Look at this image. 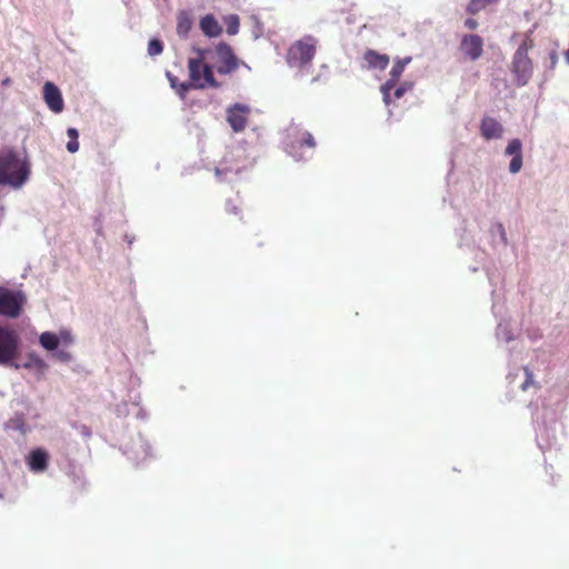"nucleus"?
Masks as SVG:
<instances>
[{
    "mask_svg": "<svg viewBox=\"0 0 569 569\" xmlns=\"http://www.w3.org/2000/svg\"><path fill=\"white\" fill-rule=\"evenodd\" d=\"M410 56L405 58H396L395 63L389 72L390 78L380 87L383 102L389 106L391 103V91L403 73L405 68L411 62Z\"/></svg>",
    "mask_w": 569,
    "mask_h": 569,
    "instance_id": "nucleus-9",
    "label": "nucleus"
},
{
    "mask_svg": "<svg viewBox=\"0 0 569 569\" xmlns=\"http://www.w3.org/2000/svg\"><path fill=\"white\" fill-rule=\"evenodd\" d=\"M502 124L492 117H485L480 123L481 136L487 140L500 139L503 134Z\"/></svg>",
    "mask_w": 569,
    "mask_h": 569,
    "instance_id": "nucleus-16",
    "label": "nucleus"
},
{
    "mask_svg": "<svg viewBox=\"0 0 569 569\" xmlns=\"http://www.w3.org/2000/svg\"><path fill=\"white\" fill-rule=\"evenodd\" d=\"M39 342L43 349H46L47 351H53V352L60 346L59 337L57 336V333L51 332V331L42 332L39 337Z\"/></svg>",
    "mask_w": 569,
    "mask_h": 569,
    "instance_id": "nucleus-24",
    "label": "nucleus"
},
{
    "mask_svg": "<svg viewBox=\"0 0 569 569\" xmlns=\"http://www.w3.org/2000/svg\"><path fill=\"white\" fill-rule=\"evenodd\" d=\"M53 358L62 363H70L73 360L69 351L59 348L53 352Z\"/></svg>",
    "mask_w": 569,
    "mask_h": 569,
    "instance_id": "nucleus-30",
    "label": "nucleus"
},
{
    "mask_svg": "<svg viewBox=\"0 0 569 569\" xmlns=\"http://www.w3.org/2000/svg\"><path fill=\"white\" fill-rule=\"evenodd\" d=\"M231 170L229 168H219V167H216L214 169V174L217 177V179L219 181H223L224 178L228 176V173H230Z\"/></svg>",
    "mask_w": 569,
    "mask_h": 569,
    "instance_id": "nucleus-35",
    "label": "nucleus"
},
{
    "mask_svg": "<svg viewBox=\"0 0 569 569\" xmlns=\"http://www.w3.org/2000/svg\"><path fill=\"white\" fill-rule=\"evenodd\" d=\"M124 455L130 460L139 465L146 460L150 455V446L148 441L139 433L137 439H133L130 443L124 445Z\"/></svg>",
    "mask_w": 569,
    "mask_h": 569,
    "instance_id": "nucleus-11",
    "label": "nucleus"
},
{
    "mask_svg": "<svg viewBox=\"0 0 569 569\" xmlns=\"http://www.w3.org/2000/svg\"><path fill=\"white\" fill-rule=\"evenodd\" d=\"M43 99L51 111L60 113L63 110V99L60 89L48 81L43 86Z\"/></svg>",
    "mask_w": 569,
    "mask_h": 569,
    "instance_id": "nucleus-14",
    "label": "nucleus"
},
{
    "mask_svg": "<svg viewBox=\"0 0 569 569\" xmlns=\"http://www.w3.org/2000/svg\"><path fill=\"white\" fill-rule=\"evenodd\" d=\"M490 236L495 246L506 247L508 244L507 233L501 222H496L490 227Z\"/></svg>",
    "mask_w": 569,
    "mask_h": 569,
    "instance_id": "nucleus-22",
    "label": "nucleus"
},
{
    "mask_svg": "<svg viewBox=\"0 0 569 569\" xmlns=\"http://www.w3.org/2000/svg\"><path fill=\"white\" fill-rule=\"evenodd\" d=\"M411 88L412 84L408 82L401 83L398 87L395 86V88L392 89L393 92L391 93V101L400 99L405 94V92L410 90Z\"/></svg>",
    "mask_w": 569,
    "mask_h": 569,
    "instance_id": "nucleus-31",
    "label": "nucleus"
},
{
    "mask_svg": "<svg viewBox=\"0 0 569 569\" xmlns=\"http://www.w3.org/2000/svg\"><path fill=\"white\" fill-rule=\"evenodd\" d=\"M67 150L70 152V153H74L79 150V142H78V139H69V141L67 142V146H66Z\"/></svg>",
    "mask_w": 569,
    "mask_h": 569,
    "instance_id": "nucleus-36",
    "label": "nucleus"
},
{
    "mask_svg": "<svg viewBox=\"0 0 569 569\" xmlns=\"http://www.w3.org/2000/svg\"><path fill=\"white\" fill-rule=\"evenodd\" d=\"M166 76L170 82L172 89L179 94L180 98H184L190 89L193 88L192 82H179L178 78L173 76L171 72L167 71Z\"/></svg>",
    "mask_w": 569,
    "mask_h": 569,
    "instance_id": "nucleus-25",
    "label": "nucleus"
},
{
    "mask_svg": "<svg viewBox=\"0 0 569 569\" xmlns=\"http://www.w3.org/2000/svg\"><path fill=\"white\" fill-rule=\"evenodd\" d=\"M283 144L286 152L296 161H300L306 158L301 151L302 148L307 147L313 149L316 147V140L313 136L309 131L303 130L300 124L291 122L286 130Z\"/></svg>",
    "mask_w": 569,
    "mask_h": 569,
    "instance_id": "nucleus-3",
    "label": "nucleus"
},
{
    "mask_svg": "<svg viewBox=\"0 0 569 569\" xmlns=\"http://www.w3.org/2000/svg\"><path fill=\"white\" fill-rule=\"evenodd\" d=\"M6 428L26 435L30 428L26 422L23 412L16 411L14 415L6 422Z\"/></svg>",
    "mask_w": 569,
    "mask_h": 569,
    "instance_id": "nucleus-20",
    "label": "nucleus"
},
{
    "mask_svg": "<svg viewBox=\"0 0 569 569\" xmlns=\"http://www.w3.org/2000/svg\"><path fill=\"white\" fill-rule=\"evenodd\" d=\"M22 368L37 370L39 373H43L48 369V365L36 352H29L27 355V360L22 362Z\"/></svg>",
    "mask_w": 569,
    "mask_h": 569,
    "instance_id": "nucleus-21",
    "label": "nucleus"
},
{
    "mask_svg": "<svg viewBox=\"0 0 569 569\" xmlns=\"http://www.w3.org/2000/svg\"><path fill=\"white\" fill-rule=\"evenodd\" d=\"M522 373H523V381L519 385V388L522 391H527L531 386L535 385L533 373L529 370L528 367L522 368Z\"/></svg>",
    "mask_w": 569,
    "mask_h": 569,
    "instance_id": "nucleus-28",
    "label": "nucleus"
},
{
    "mask_svg": "<svg viewBox=\"0 0 569 569\" xmlns=\"http://www.w3.org/2000/svg\"><path fill=\"white\" fill-rule=\"evenodd\" d=\"M48 452L41 448L32 450L28 457V466L33 472L44 471L48 467Z\"/></svg>",
    "mask_w": 569,
    "mask_h": 569,
    "instance_id": "nucleus-17",
    "label": "nucleus"
},
{
    "mask_svg": "<svg viewBox=\"0 0 569 569\" xmlns=\"http://www.w3.org/2000/svg\"><path fill=\"white\" fill-rule=\"evenodd\" d=\"M199 54L197 59H190L188 67L190 79L194 89H204L207 86L211 88H219L220 83L214 79L212 66L204 63L202 60L206 59L207 54L210 53L209 49H194Z\"/></svg>",
    "mask_w": 569,
    "mask_h": 569,
    "instance_id": "nucleus-4",
    "label": "nucleus"
},
{
    "mask_svg": "<svg viewBox=\"0 0 569 569\" xmlns=\"http://www.w3.org/2000/svg\"><path fill=\"white\" fill-rule=\"evenodd\" d=\"M316 53V40L312 37L298 40L288 50L287 63L291 68L303 69L309 66Z\"/></svg>",
    "mask_w": 569,
    "mask_h": 569,
    "instance_id": "nucleus-6",
    "label": "nucleus"
},
{
    "mask_svg": "<svg viewBox=\"0 0 569 569\" xmlns=\"http://www.w3.org/2000/svg\"><path fill=\"white\" fill-rule=\"evenodd\" d=\"M117 413H118V416H126V415L128 413V411H127V405H126V403H123V405H119V406L117 407Z\"/></svg>",
    "mask_w": 569,
    "mask_h": 569,
    "instance_id": "nucleus-41",
    "label": "nucleus"
},
{
    "mask_svg": "<svg viewBox=\"0 0 569 569\" xmlns=\"http://www.w3.org/2000/svg\"><path fill=\"white\" fill-rule=\"evenodd\" d=\"M94 224L97 228V232L100 233L101 232V223L97 220Z\"/></svg>",
    "mask_w": 569,
    "mask_h": 569,
    "instance_id": "nucleus-44",
    "label": "nucleus"
},
{
    "mask_svg": "<svg viewBox=\"0 0 569 569\" xmlns=\"http://www.w3.org/2000/svg\"><path fill=\"white\" fill-rule=\"evenodd\" d=\"M26 300L27 298L22 290L0 286V316L8 318L19 317Z\"/></svg>",
    "mask_w": 569,
    "mask_h": 569,
    "instance_id": "nucleus-7",
    "label": "nucleus"
},
{
    "mask_svg": "<svg viewBox=\"0 0 569 569\" xmlns=\"http://www.w3.org/2000/svg\"><path fill=\"white\" fill-rule=\"evenodd\" d=\"M496 337L498 340H502L505 342H509L513 339L509 325L502 318L497 326Z\"/></svg>",
    "mask_w": 569,
    "mask_h": 569,
    "instance_id": "nucleus-26",
    "label": "nucleus"
},
{
    "mask_svg": "<svg viewBox=\"0 0 569 569\" xmlns=\"http://www.w3.org/2000/svg\"><path fill=\"white\" fill-rule=\"evenodd\" d=\"M460 50L471 61H476L483 52V39L475 33L465 34L460 41Z\"/></svg>",
    "mask_w": 569,
    "mask_h": 569,
    "instance_id": "nucleus-12",
    "label": "nucleus"
},
{
    "mask_svg": "<svg viewBox=\"0 0 569 569\" xmlns=\"http://www.w3.org/2000/svg\"><path fill=\"white\" fill-rule=\"evenodd\" d=\"M363 58L370 69L385 70L389 64V57L375 50H368Z\"/></svg>",
    "mask_w": 569,
    "mask_h": 569,
    "instance_id": "nucleus-18",
    "label": "nucleus"
},
{
    "mask_svg": "<svg viewBox=\"0 0 569 569\" xmlns=\"http://www.w3.org/2000/svg\"><path fill=\"white\" fill-rule=\"evenodd\" d=\"M67 136L69 139H78L79 138V132L76 128H68L67 130Z\"/></svg>",
    "mask_w": 569,
    "mask_h": 569,
    "instance_id": "nucleus-40",
    "label": "nucleus"
},
{
    "mask_svg": "<svg viewBox=\"0 0 569 569\" xmlns=\"http://www.w3.org/2000/svg\"><path fill=\"white\" fill-rule=\"evenodd\" d=\"M550 59V69H555L557 62H558V54L555 50H552L549 54Z\"/></svg>",
    "mask_w": 569,
    "mask_h": 569,
    "instance_id": "nucleus-38",
    "label": "nucleus"
},
{
    "mask_svg": "<svg viewBox=\"0 0 569 569\" xmlns=\"http://www.w3.org/2000/svg\"><path fill=\"white\" fill-rule=\"evenodd\" d=\"M162 51H163L162 41L158 38L150 39V41L148 43V54L150 57H156V56H159L160 53H162Z\"/></svg>",
    "mask_w": 569,
    "mask_h": 569,
    "instance_id": "nucleus-27",
    "label": "nucleus"
},
{
    "mask_svg": "<svg viewBox=\"0 0 569 569\" xmlns=\"http://www.w3.org/2000/svg\"><path fill=\"white\" fill-rule=\"evenodd\" d=\"M82 435L83 436H90V431L88 430L87 427H82Z\"/></svg>",
    "mask_w": 569,
    "mask_h": 569,
    "instance_id": "nucleus-45",
    "label": "nucleus"
},
{
    "mask_svg": "<svg viewBox=\"0 0 569 569\" xmlns=\"http://www.w3.org/2000/svg\"><path fill=\"white\" fill-rule=\"evenodd\" d=\"M505 156H511L509 163V171L512 174L518 173L522 168V142L520 139L515 138L509 141L505 149Z\"/></svg>",
    "mask_w": 569,
    "mask_h": 569,
    "instance_id": "nucleus-15",
    "label": "nucleus"
},
{
    "mask_svg": "<svg viewBox=\"0 0 569 569\" xmlns=\"http://www.w3.org/2000/svg\"><path fill=\"white\" fill-rule=\"evenodd\" d=\"M200 29L209 38L218 37L222 32L221 26L212 14H207L200 20Z\"/></svg>",
    "mask_w": 569,
    "mask_h": 569,
    "instance_id": "nucleus-19",
    "label": "nucleus"
},
{
    "mask_svg": "<svg viewBox=\"0 0 569 569\" xmlns=\"http://www.w3.org/2000/svg\"><path fill=\"white\" fill-rule=\"evenodd\" d=\"M239 31V18L238 16H230L227 23V32L231 36L237 34Z\"/></svg>",
    "mask_w": 569,
    "mask_h": 569,
    "instance_id": "nucleus-32",
    "label": "nucleus"
},
{
    "mask_svg": "<svg viewBox=\"0 0 569 569\" xmlns=\"http://www.w3.org/2000/svg\"><path fill=\"white\" fill-rule=\"evenodd\" d=\"M126 240L128 241V243H129V244H131V243H132V239H131V238H129V236H126Z\"/></svg>",
    "mask_w": 569,
    "mask_h": 569,
    "instance_id": "nucleus-47",
    "label": "nucleus"
},
{
    "mask_svg": "<svg viewBox=\"0 0 569 569\" xmlns=\"http://www.w3.org/2000/svg\"><path fill=\"white\" fill-rule=\"evenodd\" d=\"M192 27V19L187 11H181L177 18V33L181 38H187Z\"/></svg>",
    "mask_w": 569,
    "mask_h": 569,
    "instance_id": "nucleus-23",
    "label": "nucleus"
},
{
    "mask_svg": "<svg viewBox=\"0 0 569 569\" xmlns=\"http://www.w3.org/2000/svg\"><path fill=\"white\" fill-rule=\"evenodd\" d=\"M536 432L537 443L542 451L558 447L565 436L562 423L555 418L543 420Z\"/></svg>",
    "mask_w": 569,
    "mask_h": 569,
    "instance_id": "nucleus-5",
    "label": "nucleus"
},
{
    "mask_svg": "<svg viewBox=\"0 0 569 569\" xmlns=\"http://www.w3.org/2000/svg\"><path fill=\"white\" fill-rule=\"evenodd\" d=\"M19 356L20 355H13L10 362H8V363H0V366L7 367V368H13L16 370L21 369L22 368V362L18 361Z\"/></svg>",
    "mask_w": 569,
    "mask_h": 569,
    "instance_id": "nucleus-34",
    "label": "nucleus"
},
{
    "mask_svg": "<svg viewBox=\"0 0 569 569\" xmlns=\"http://www.w3.org/2000/svg\"><path fill=\"white\" fill-rule=\"evenodd\" d=\"M516 377H517V375L509 373V376H508L509 382L510 383L515 382Z\"/></svg>",
    "mask_w": 569,
    "mask_h": 569,
    "instance_id": "nucleus-43",
    "label": "nucleus"
},
{
    "mask_svg": "<svg viewBox=\"0 0 569 569\" xmlns=\"http://www.w3.org/2000/svg\"><path fill=\"white\" fill-rule=\"evenodd\" d=\"M59 337V343L63 346H71L74 342V337L68 329H62L57 333Z\"/></svg>",
    "mask_w": 569,
    "mask_h": 569,
    "instance_id": "nucleus-29",
    "label": "nucleus"
},
{
    "mask_svg": "<svg viewBox=\"0 0 569 569\" xmlns=\"http://www.w3.org/2000/svg\"><path fill=\"white\" fill-rule=\"evenodd\" d=\"M216 53L221 61V64L217 67L219 74H229L238 68V59L228 43L219 42L216 47Z\"/></svg>",
    "mask_w": 569,
    "mask_h": 569,
    "instance_id": "nucleus-10",
    "label": "nucleus"
},
{
    "mask_svg": "<svg viewBox=\"0 0 569 569\" xmlns=\"http://www.w3.org/2000/svg\"><path fill=\"white\" fill-rule=\"evenodd\" d=\"M465 27L470 30H475L478 27V22L475 19L468 18L465 20Z\"/></svg>",
    "mask_w": 569,
    "mask_h": 569,
    "instance_id": "nucleus-37",
    "label": "nucleus"
},
{
    "mask_svg": "<svg viewBox=\"0 0 569 569\" xmlns=\"http://www.w3.org/2000/svg\"><path fill=\"white\" fill-rule=\"evenodd\" d=\"M137 417L140 418V419H144L146 418V412L142 409H139V411L137 413Z\"/></svg>",
    "mask_w": 569,
    "mask_h": 569,
    "instance_id": "nucleus-42",
    "label": "nucleus"
},
{
    "mask_svg": "<svg viewBox=\"0 0 569 569\" xmlns=\"http://www.w3.org/2000/svg\"><path fill=\"white\" fill-rule=\"evenodd\" d=\"M566 62L569 64V49L565 52Z\"/></svg>",
    "mask_w": 569,
    "mask_h": 569,
    "instance_id": "nucleus-46",
    "label": "nucleus"
},
{
    "mask_svg": "<svg viewBox=\"0 0 569 569\" xmlns=\"http://www.w3.org/2000/svg\"><path fill=\"white\" fill-rule=\"evenodd\" d=\"M30 164L12 149L0 152V186L21 188L29 179Z\"/></svg>",
    "mask_w": 569,
    "mask_h": 569,
    "instance_id": "nucleus-1",
    "label": "nucleus"
},
{
    "mask_svg": "<svg viewBox=\"0 0 569 569\" xmlns=\"http://www.w3.org/2000/svg\"><path fill=\"white\" fill-rule=\"evenodd\" d=\"M21 339L18 332L7 326H0V363L11 361L13 355L21 352Z\"/></svg>",
    "mask_w": 569,
    "mask_h": 569,
    "instance_id": "nucleus-8",
    "label": "nucleus"
},
{
    "mask_svg": "<svg viewBox=\"0 0 569 569\" xmlns=\"http://www.w3.org/2000/svg\"><path fill=\"white\" fill-rule=\"evenodd\" d=\"M491 295H492L491 311L496 318H499L502 315L503 306L499 303V301L497 299L496 290H492Z\"/></svg>",
    "mask_w": 569,
    "mask_h": 569,
    "instance_id": "nucleus-33",
    "label": "nucleus"
},
{
    "mask_svg": "<svg viewBox=\"0 0 569 569\" xmlns=\"http://www.w3.org/2000/svg\"><path fill=\"white\" fill-rule=\"evenodd\" d=\"M530 34L531 31L526 33L525 40L519 44L512 57L510 70L515 76L517 87L528 84L533 73V63L528 56L529 49L532 47Z\"/></svg>",
    "mask_w": 569,
    "mask_h": 569,
    "instance_id": "nucleus-2",
    "label": "nucleus"
},
{
    "mask_svg": "<svg viewBox=\"0 0 569 569\" xmlns=\"http://www.w3.org/2000/svg\"><path fill=\"white\" fill-rule=\"evenodd\" d=\"M250 108L247 104L234 103L227 109V121L233 131L240 132L247 126Z\"/></svg>",
    "mask_w": 569,
    "mask_h": 569,
    "instance_id": "nucleus-13",
    "label": "nucleus"
},
{
    "mask_svg": "<svg viewBox=\"0 0 569 569\" xmlns=\"http://www.w3.org/2000/svg\"><path fill=\"white\" fill-rule=\"evenodd\" d=\"M226 210H227L228 212H230V213H234V214H237V213H238V207H237V206H234V204L232 203V201H231V200H228V201L226 202Z\"/></svg>",
    "mask_w": 569,
    "mask_h": 569,
    "instance_id": "nucleus-39",
    "label": "nucleus"
}]
</instances>
